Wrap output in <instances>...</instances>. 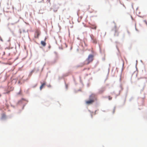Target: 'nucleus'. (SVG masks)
Segmentation results:
<instances>
[{"label":"nucleus","mask_w":147,"mask_h":147,"mask_svg":"<svg viewBox=\"0 0 147 147\" xmlns=\"http://www.w3.org/2000/svg\"><path fill=\"white\" fill-rule=\"evenodd\" d=\"M40 44L43 47H45L46 45V41L43 40H41L40 42Z\"/></svg>","instance_id":"6e6552de"},{"label":"nucleus","mask_w":147,"mask_h":147,"mask_svg":"<svg viewBox=\"0 0 147 147\" xmlns=\"http://www.w3.org/2000/svg\"><path fill=\"white\" fill-rule=\"evenodd\" d=\"M115 107L114 108V109H113V114L115 113Z\"/></svg>","instance_id":"aec40b11"},{"label":"nucleus","mask_w":147,"mask_h":147,"mask_svg":"<svg viewBox=\"0 0 147 147\" xmlns=\"http://www.w3.org/2000/svg\"><path fill=\"white\" fill-rule=\"evenodd\" d=\"M107 79V78L105 80V81H106V80Z\"/></svg>","instance_id":"4d7b16f0"},{"label":"nucleus","mask_w":147,"mask_h":147,"mask_svg":"<svg viewBox=\"0 0 147 147\" xmlns=\"http://www.w3.org/2000/svg\"><path fill=\"white\" fill-rule=\"evenodd\" d=\"M77 15L78 16V11L77 12Z\"/></svg>","instance_id":"e2e57ef3"},{"label":"nucleus","mask_w":147,"mask_h":147,"mask_svg":"<svg viewBox=\"0 0 147 147\" xmlns=\"http://www.w3.org/2000/svg\"><path fill=\"white\" fill-rule=\"evenodd\" d=\"M59 49H63L62 47H59Z\"/></svg>","instance_id":"58836bf2"},{"label":"nucleus","mask_w":147,"mask_h":147,"mask_svg":"<svg viewBox=\"0 0 147 147\" xmlns=\"http://www.w3.org/2000/svg\"><path fill=\"white\" fill-rule=\"evenodd\" d=\"M138 16L140 17H141V18H143V16Z\"/></svg>","instance_id":"de8ad7c7"},{"label":"nucleus","mask_w":147,"mask_h":147,"mask_svg":"<svg viewBox=\"0 0 147 147\" xmlns=\"http://www.w3.org/2000/svg\"><path fill=\"white\" fill-rule=\"evenodd\" d=\"M1 96V94H0V97Z\"/></svg>","instance_id":"69168bd1"},{"label":"nucleus","mask_w":147,"mask_h":147,"mask_svg":"<svg viewBox=\"0 0 147 147\" xmlns=\"http://www.w3.org/2000/svg\"><path fill=\"white\" fill-rule=\"evenodd\" d=\"M39 35H40V34L38 32H37V33L36 36H35V37L36 38H38Z\"/></svg>","instance_id":"2eb2a0df"},{"label":"nucleus","mask_w":147,"mask_h":147,"mask_svg":"<svg viewBox=\"0 0 147 147\" xmlns=\"http://www.w3.org/2000/svg\"><path fill=\"white\" fill-rule=\"evenodd\" d=\"M135 30H136V31H138V30L136 28V25H135Z\"/></svg>","instance_id":"a19ab883"},{"label":"nucleus","mask_w":147,"mask_h":147,"mask_svg":"<svg viewBox=\"0 0 147 147\" xmlns=\"http://www.w3.org/2000/svg\"><path fill=\"white\" fill-rule=\"evenodd\" d=\"M90 36L91 40H93V42L94 43H96L97 41L95 39H94L91 35H90Z\"/></svg>","instance_id":"ddd939ff"},{"label":"nucleus","mask_w":147,"mask_h":147,"mask_svg":"<svg viewBox=\"0 0 147 147\" xmlns=\"http://www.w3.org/2000/svg\"><path fill=\"white\" fill-rule=\"evenodd\" d=\"M105 60V57H104V58H102V60L103 61H104Z\"/></svg>","instance_id":"e433bc0d"},{"label":"nucleus","mask_w":147,"mask_h":147,"mask_svg":"<svg viewBox=\"0 0 147 147\" xmlns=\"http://www.w3.org/2000/svg\"><path fill=\"white\" fill-rule=\"evenodd\" d=\"M65 88L67 89L68 88V85L66 84L65 82Z\"/></svg>","instance_id":"a211bd4d"},{"label":"nucleus","mask_w":147,"mask_h":147,"mask_svg":"<svg viewBox=\"0 0 147 147\" xmlns=\"http://www.w3.org/2000/svg\"><path fill=\"white\" fill-rule=\"evenodd\" d=\"M40 83L41 84V85L40 87V90H41L43 88L45 85L46 84V83L45 82H44L42 83V82H40Z\"/></svg>","instance_id":"423d86ee"},{"label":"nucleus","mask_w":147,"mask_h":147,"mask_svg":"<svg viewBox=\"0 0 147 147\" xmlns=\"http://www.w3.org/2000/svg\"><path fill=\"white\" fill-rule=\"evenodd\" d=\"M35 70L34 69H33V70H32L31 71V73H33V72H34L35 71Z\"/></svg>","instance_id":"f704fd0d"},{"label":"nucleus","mask_w":147,"mask_h":147,"mask_svg":"<svg viewBox=\"0 0 147 147\" xmlns=\"http://www.w3.org/2000/svg\"><path fill=\"white\" fill-rule=\"evenodd\" d=\"M10 92V91H7L5 93H4V94H8Z\"/></svg>","instance_id":"c85d7f7f"},{"label":"nucleus","mask_w":147,"mask_h":147,"mask_svg":"<svg viewBox=\"0 0 147 147\" xmlns=\"http://www.w3.org/2000/svg\"><path fill=\"white\" fill-rule=\"evenodd\" d=\"M36 86V85H34V87H35Z\"/></svg>","instance_id":"13d9d810"},{"label":"nucleus","mask_w":147,"mask_h":147,"mask_svg":"<svg viewBox=\"0 0 147 147\" xmlns=\"http://www.w3.org/2000/svg\"><path fill=\"white\" fill-rule=\"evenodd\" d=\"M18 84H20L21 83V82H20V81H19L18 82Z\"/></svg>","instance_id":"a18cd8bd"},{"label":"nucleus","mask_w":147,"mask_h":147,"mask_svg":"<svg viewBox=\"0 0 147 147\" xmlns=\"http://www.w3.org/2000/svg\"><path fill=\"white\" fill-rule=\"evenodd\" d=\"M85 63H80V64L77 65L76 67V68H78V67H82L84 65Z\"/></svg>","instance_id":"f8f14e48"},{"label":"nucleus","mask_w":147,"mask_h":147,"mask_svg":"<svg viewBox=\"0 0 147 147\" xmlns=\"http://www.w3.org/2000/svg\"><path fill=\"white\" fill-rule=\"evenodd\" d=\"M10 49H12L13 48V47H11V48H10Z\"/></svg>","instance_id":"680f3d73"},{"label":"nucleus","mask_w":147,"mask_h":147,"mask_svg":"<svg viewBox=\"0 0 147 147\" xmlns=\"http://www.w3.org/2000/svg\"><path fill=\"white\" fill-rule=\"evenodd\" d=\"M11 107H13V108H14V107H15L14 106H13V105H11Z\"/></svg>","instance_id":"c03bdc74"},{"label":"nucleus","mask_w":147,"mask_h":147,"mask_svg":"<svg viewBox=\"0 0 147 147\" xmlns=\"http://www.w3.org/2000/svg\"><path fill=\"white\" fill-rule=\"evenodd\" d=\"M54 53L56 55L55 58H57V57H58L57 53L56 51H54Z\"/></svg>","instance_id":"dca6fc26"},{"label":"nucleus","mask_w":147,"mask_h":147,"mask_svg":"<svg viewBox=\"0 0 147 147\" xmlns=\"http://www.w3.org/2000/svg\"><path fill=\"white\" fill-rule=\"evenodd\" d=\"M127 32L129 35L130 34V32L128 30L127 31Z\"/></svg>","instance_id":"ea45409f"},{"label":"nucleus","mask_w":147,"mask_h":147,"mask_svg":"<svg viewBox=\"0 0 147 147\" xmlns=\"http://www.w3.org/2000/svg\"><path fill=\"white\" fill-rule=\"evenodd\" d=\"M81 91V89H80L78 90L77 91L78 92V91Z\"/></svg>","instance_id":"49530a36"},{"label":"nucleus","mask_w":147,"mask_h":147,"mask_svg":"<svg viewBox=\"0 0 147 147\" xmlns=\"http://www.w3.org/2000/svg\"><path fill=\"white\" fill-rule=\"evenodd\" d=\"M5 52H3V55H5Z\"/></svg>","instance_id":"603ef678"},{"label":"nucleus","mask_w":147,"mask_h":147,"mask_svg":"<svg viewBox=\"0 0 147 147\" xmlns=\"http://www.w3.org/2000/svg\"><path fill=\"white\" fill-rule=\"evenodd\" d=\"M43 67L42 69V70H41V71H42L43 70Z\"/></svg>","instance_id":"6e6d98bb"},{"label":"nucleus","mask_w":147,"mask_h":147,"mask_svg":"<svg viewBox=\"0 0 147 147\" xmlns=\"http://www.w3.org/2000/svg\"><path fill=\"white\" fill-rule=\"evenodd\" d=\"M48 49H49V50L50 49V48H51V45H49V46L48 47Z\"/></svg>","instance_id":"72a5a7b5"},{"label":"nucleus","mask_w":147,"mask_h":147,"mask_svg":"<svg viewBox=\"0 0 147 147\" xmlns=\"http://www.w3.org/2000/svg\"><path fill=\"white\" fill-rule=\"evenodd\" d=\"M140 61H141V62H142V63H143L142 61V60H140Z\"/></svg>","instance_id":"bf43d9fd"},{"label":"nucleus","mask_w":147,"mask_h":147,"mask_svg":"<svg viewBox=\"0 0 147 147\" xmlns=\"http://www.w3.org/2000/svg\"><path fill=\"white\" fill-rule=\"evenodd\" d=\"M96 99L95 96L92 94L90 95L89 96V100L86 101V103L90 105L93 103Z\"/></svg>","instance_id":"f03ea898"},{"label":"nucleus","mask_w":147,"mask_h":147,"mask_svg":"<svg viewBox=\"0 0 147 147\" xmlns=\"http://www.w3.org/2000/svg\"><path fill=\"white\" fill-rule=\"evenodd\" d=\"M80 82L83 85V82L81 79V77H80Z\"/></svg>","instance_id":"6ab92c4d"},{"label":"nucleus","mask_w":147,"mask_h":147,"mask_svg":"<svg viewBox=\"0 0 147 147\" xmlns=\"http://www.w3.org/2000/svg\"><path fill=\"white\" fill-rule=\"evenodd\" d=\"M90 28L92 29H96V26L94 25L91 24L90 26Z\"/></svg>","instance_id":"1a4fd4ad"},{"label":"nucleus","mask_w":147,"mask_h":147,"mask_svg":"<svg viewBox=\"0 0 147 147\" xmlns=\"http://www.w3.org/2000/svg\"><path fill=\"white\" fill-rule=\"evenodd\" d=\"M20 94V91L19 92H18V94Z\"/></svg>","instance_id":"37998d69"},{"label":"nucleus","mask_w":147,"mask_h":147,"mask_svg":"<svg viewBox=\"0 0 147 147\" xmlns=\"http://www.w3.org/2000/svg\"><path fill=\"white\" fill-rule=\"evenodd\" d=\"M119 88H120V90H119V94H118L116 95L115 97V98H117V96H118L120 95L121 91H122L123 89V88L122 87V85L121 84L119 86Z\"/></svg>","instance_id":"39448f33"},{"label":"nucleus","mask_w":147,"mask_h":147,"mask_svg":"<svg viewBox=\"0 0 147 147\" xmlns=\"http://www.w3.org/2000/svg\"><path fill=\"white\" fill-rule=\"evenodd\" d=\"M63 78V77H59V80H61Z\"/></svg>","instance_id":"393cba45"},{"label":"nucleus","mask_w":147,"mask_h":147,"mask_svg":"<svg viewBox=\"0 0 147 147\" xmlns=\"http://www.w3.org/2000/svg\"><path fill=\"white\" fill-rule=\"evenodd\" d=\"M87 87H89V83H88L87 84Z\"/></svg>","instance_id":"c9c22d12"},{"label":"nucleus","mask_w":147,"mask_h":147,"mask_svg":"<svg viewBox=\"0 0 147 147\" xmlns=\"http://www.w3.org/2000/svg\"><path fill=\"white\" fill-rule=\"evenodd\" d=\"M112 97H111L110 96H109V100H111L112 99Z\"/></svg>","instance_id":"2f4dec72"},{"label":"nucleus","mask_w":147,"mask_h":147,"mask_svg":"<svg viewBox=\"0 0 147 147\" xmlns=\"http://www.w3.org/2000/svg\"><path fill=\"white\" fill-rule=\"evenodd\" d=\"M102 111L104 112H105V111Z\"/></svg>","instance_id":"338daca9"},{"label":"nucleus","mask_w":147,"mask_h":147,"mask_svg":"<svg viewBox=\"0 0 147 147\" xmlns=\"http://www.w3.org/2000/svg\"><path fill=\"white\" fill-rule=\"evenodd\" d=\"M35 70H35H36V72H37L39 71V68H37V69H34Z\"/></svg>","instance_id":"4be33fe9"},{"label":"nucleus","mask_w":147,"mask_h":147,"mask_svg":"<svg viewBox=\"0 0 147 147\" xmlns=\"http://www.w3.org/2000/svg\"><path fill=\"white\" fill-rule=\"evenodd\" d=\"M97 111L96 110L95 111V112H94V113H95V114H96V111Z\"/></svg>","instance_id":"3c124183"},{"label":"nucleus","mask_w":147,"mask_h":147,"mask_svg":"<svg viewBox=\"0 0 147 147\" xmlns=\"http://www.w3.org/2000/svg\"><path fill=\"white\" fill-rule=\"evenodd\" d=\"M40 48H42V47H40Z\"/></svg>","instance_id":"774afa93"},{"label":"nucleus","mask_w":147,"mask_h":147,"mask_svg":"<svg viewBox=\"0 0 147 147\" xmlns=\"http://www.w3.org/2000/svg\"><path fill=\"white\" fill-rule=\"evenodd\" d=\"M88 111L90 113H92V112H91V111L90 110H89ZM92 113H93V112H92Z\"/></svg>","instance_id":"09e8293b"},{"label":"nucleus","mask_w":147,"mask_h":147,"mask_svg":"<svg viewBox=\"0 0 147 147\" xmlns=\"http://www.w3.org/2000/svg\"><path fill=\"white\" fill-rule=\"evenodd\" d=\"M10 41V40H8L7 41L8 42H9V41Z\"/></svg>","instance_id":"052dcab7"},{"label":"nucleus","mask_w":147,"mask_h":147,"mask_svg":"<svg viewBox=\"0 0 147 147\" xmlns=\"http://www.w3.org/2000/svg\"><path fill=\"white\" fill-rule=\"evenodd\" d=\"M133 99V97H131L129 99V101H131Z\"/></svg>","instance_id":"cd10ccee"},{"label":"nucleus","mask_w":147,"mask_h":147,"mask_svg":"<svg viewBox=\"0 0 147 147\" xmlns=\"http://www.w3.org/2000/svg\"><path fill=\"white\" fill-rule=\"evenodd\" d=\"M106 89V87L105 86H103L101 87L98 89V93L100 94H102L105 91Z\"/></svg>","instance_id":"20e7f679"},{"label":"nucleus","mask_w":147,"mask_h":147,"mask_svg":"<svg viewBox=\"0 0 147 147\" xmlns=\"http://www.w3.org/2000/svg\"><path fill=\"white\" fill-rule=\"evenodd\" d=\"M121 74H120V79H119V81L120 82L121 81Z\"/></svg>","instance_id":"a878e982"},{"label":"nucleus","mask_w":147,"mask_h":147,"mask_svg":"<svg viewBox=\"0 0 147 147\" xmlns=\"http://www.w3.org/2000/svg\"><path fill=\"white\" fill-rule=\"evenodd\" d=\"M147 82L146 78L144 77H141L138 78L137 82L139 84V86H140V85H142L143 86V88L141 91H142L144 90V88L145 86V84Z\"/></svg>","instance_id":"f257e3e1"},{"label":"nucleus","mask_w":147,"mask_h":147,"mask_svg":"<svg viewBox=\"0 0 147 147\" xmlns=\"http://www.w3.org/2000/svg\"><path fill=\"white\" fill-rule=\"evenodd\" d=\"M53 11L55 12H56L57 11V9H54L53 10Z\"/></svg>","instance_id":"c756f323"},{"label":"nucleus","mask_w":147,"mask_h":147,"mask_svg":"<svg viewBox=\"0 0 147 147\" xmlns=\"http://www.w3.org/2000/svg\"><path fill=\"white\" fill-rule=\"evenodd\" d=\"M116 48H117V51H118V52H117V56L118 57H119V56L120 55V52L117 46V45H116Z\"/></svg>","instance_id":"9d476101"},{"label":"nucleus","mask_w":147,"mask_h":147,"mask_svg":"<svg viewBox=\"0 0 147 147\" xmlns=\"http://www.w3.org/2000/svg\"><path fill=\"white\" fill-rule=\"evenodd\" d=\"M124 63H123V65H122V69H121V73L120 74H121L122 75V71H123V66H124Z\"/></svg>","instance_id":"f3484780"},{"label":"nucleus","mask_w":147,"mask_h":147,"mask_svg":"<svg viewBox=\"0 0 147 147\" xmlns=\"http://www.w3.org/2000/svg\"><path fill=\"white\" fill-rule=\"evenodd\" d=\"M48 86V87H51V86L50 85H49Z\"/></svg>","instance_id":"864d4df0"},{"label":"nucleus","mask_w":147,"mask_h":147,"mask_svg":"<svg viewBox=\"0 0 147 147\" xmlns=\"http://www.w3.org/2000/svg\"><path fill=\"white\" fill-rule=\"evenodd\" d=\"M91 118H92V114H91Z\"/></svg>","instance_id":"5fc2aeb1"},{"label":"nucleus","mask_w":147,"mask_h":147,"mask_svg":"<svg viewBox=\"0 0 147 147\" xmlns=\"http://www.w3.org/2000/svg\"><path fill=\"white\" fill-rule=\"evenodd\" d=\"M6 119L5 115L4 113H3L2 115V116L1 117V119L2 120H5Z\"/></svg>","instance_id":"9b49d317"},{"label":"nucleus","mask_w":147,"mask_h":147,"mask_svg":"<svg viewBox=\"0 0 147 147\" xmlns=\"http://www.w3.org/2000/svg\"><path fill=\"white\" fill-rule=\"evenodd\" d=\"M0 40L2 42L3 41V39H2L1 37V36H0Z\"/></svg>","instance_id":"473e14b6"},{"label":"nucleus","mask_w":147,"mask_h":147,"mask_svg":"<svg viewBox=\"0 0 147 147\" xmlns=\"http://www.w3.org/2000/svg\"><path fill=\"white\" fill-rule=\"evenodd\" d=\"M109 68H110V67H111V64H109Z\"/></svg>","instance_id":"79ce46f5"},{"label":"nucleus","mask_w":147,"mask_h":147,"mask_svg":"<svg viewBox=\"0 0 147 147\" xmlns=\"http://www.w3.org/2000/svg\"><path fill=\"white\" fill-rule=\"evenodd\" d=\"M110 68L109 67L108 68V74H107V76H108V75H109V71H110Z\"/></svg>","instance_id":"b1692460"},{"label":"nucleus","mask_w":147,"mask_h":147,"mask_svg":"<svg viewBox=\"0 0 147 147\" xmlns=\"http://www.w3.org/2000/svg\"><path fill=\"white\" fill-rule=\"evenodd\" d=\"M72 49V47H71L70 48V50H71V49Z\"/></svg>","instance_id":"0e129e2a"},{"label":"nucleus","mask_w":147,"mask_h":147,"mask_svg":"<svg viewBox=\"0 0 147 147\" xmlns=\"http://www.w3.org/2000/svg\"><path fill=\"white\" fill-rule=\"evenodd\" d=\"M99 48H100V53H101V48H100V47Z\"/></svg>","instance_id":"4c0bfd02"},{"label":"nucleus","mask_w":147,"mask_h":147,"mask_svg":"<svg viewBox=\"0 0 147 147\" xmlns=\"http://www.w3.org/2000/svg\"><path fill=\"white\" fill-rule=\"evenodd\" d=\"M94 56L92 54H90L88 58L86 59V61H88V63H87V64H89L90 62H92L93 60V57Z\"/></svg>","instance_id":"7ed1b4c3"},{"label":"nucleus","mask_w":147,"mask_h":147,"mask_svg":"<svg viewBox=\"0 0 147 147\" xmlns=\"http://www.w3.org/2000/svg\"><path fill=\"white\" fill-rule=\"evenodd\" d=\"M143 21L145 23V24L147 26V22L146 21V20H144Z\"/></svg>","instance_id":"7c9ffc66"},{"label":"nucleus","mask_w":147,"mask_h":147,"mask_svg":"<svg viewBox=\"0 0 147 147\" xmlns=\"http://www.w3.org/2000/svg\"><path fill=\"white\" fill-rule=\"evenodd\" d=\"M137 62H138L137 60H136V69L137 70Z\"/></svg>","instance_id":"bb28decb"},{"label":"nucleus","mask_w":147,"mask_h":147,"mask_svg":"<svg viewBox=\"0 0 147 147\" xmlns=\"http://www.w3.org/2000/svg\"><path fill=\"white\" fill-rule=\"evenodd\" d=\"M26 104H27V103H26L23 105V107L22 108V110H23L24 109V107H25V105H26Z\"/></svg>","instance_id":"5701e85b"},{"label":"nucleus","mask_w":147,"mask_h":147,"mask_svg":"<svg viewBox=\"0 0 147 147\" xmlns=\"http://www.w3.org/2000/svg\"><path fill=\"white\" fill-rule=\"evenodd\" d=\"M25 99L24 98H22V99L21 100H19L18 103L17 104H20V103H22V100H25Z\"/></svg>","instance_id":"4468645a"},{"label":"nucleus","mask_w":147,"mask_h":147,"mask_svg":"<svg viewBox=\"0 0 147 147\" xmlns=\"http://www.w3.org/2000/svg\"><path fill=\"white\" fill-rule=\"evenodd\" d=\"M7 49L8 50H9L10 49V48L9 47H7L5 48V49Z\"/></svg>","instance_id":"412c9836"},{"label":"nucleus","mask_w":147,"mask_h":147,"mask_svg":"<svg viewBox=\"0 0 147 147\" xmlns=\"http://www.w3.org/2000/svg\"><path fill=\"white\" fill-rule=\"evenodd\" d=\"M46 39H47L46 38V37H45V39H44V41H46Z\"/></svg>","instance_id":"8fccbe9b"},{"label":"nucleus","mask_w":147,"mask_h":147,"mask_svg":"<svg viewBox=\"0 0 147 147\" xmlns=\"http://www.w3.org/2000/svg\"><path fill=\"white\" fill-rule=\"evenodd\" d=\"M114 28H115V33L114 34V36H118L119 35V34L118 32H117V30H116L117 27H116V25H115V26Z\"/></svg>","instance_id":"0eeeda50"}]
</instances>
